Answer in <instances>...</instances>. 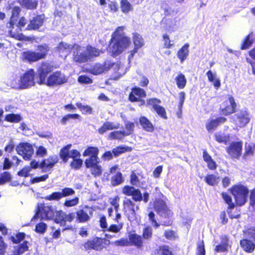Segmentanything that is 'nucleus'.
Returning a JSON list of instances; mask_svg holds the SVG:
<instances>
[{
	"instance_id": "57",
	"label": "nucleus",
	"mask_w": 255,
	"mask_h": 255,
	"mask_svg": "<svg viewBox=\"0 0 255 255\" xmlns=\"http://www.w3.org/2000/svg\"><path fill=\"white\" fill-rule=\"evenodd\" d=\"M79 203V198L78 197H75L72 199H67L63 203V205L66 207H71L75 206Z\"/></svg>"
},
{
	"instance_id": "50",
	"label": "nucleus",
	"mask_w": 255,
	"mask_h": 255,
	"mask_svg": "<svg viewBox=\"0 0 255 255\" xmlns=\"http://www.w3.org/2000/svg\"><path fill=\"white\" fill-rule=\"evenodd\" d=\"M128 133L124 131L117 130L111 132L109 136L111 139L121 140L124 136L128 135Z\"/></svg>"
},
{
	"instance_id": "62",
	"label": "nucleus",
	"mask_w": 255,
	"mask_h": 255,
	"mask_svg": "<svg viewBox=\"0 0 255 255\" xmlns=\"http://www.w3.org/2000/svg\"><path fill=\"white\" fill-rule=\"evenodd\" d=\"M250 206L255 211V187L250 191L249 196Z\"/></svg>"
},
{
	"instance_id": "11",
	"label": "nucleus",
	"mask_w": 255,
	"mask_h": 255,
	"mask_svg": "<svg viewBox=\"0 0 255 255\" xmlns=\"http://www.w3.org/2000/svg\"><path fill=\"white\" fill-rule=\"evenodd\" d=\"M68 81V77L61 71H56L50 74L47 79L46 85L50 87L63 85Z\"/></svg>"
},
{
	"instance_id": "20",
	"label": "nucleus",
	"mask_w": 255,
	"mask_h": 255,
	"mask_svg": "<svg viewBox=\"0 0 255 255\" xmlns=\"http://www.w3.org/2000/svg\"><path fill=\"white\" fill-rule=\"evenodd\" d=\"M115 64L110 60L105 61L103 64L96 63L91 67L89 72L94 75H99L111 69Z\"/></svg>"
},
{
	"instance_id": "52",
	"label": "nucleus",
	"mask_w": 255,
	"mask_h": 255,
	"mask_svg": "<svg viewBox=\"0 0 255 255\" xmlns=\"http://www.w3.org/2000/svg\"><path fill=\"white\" fill-rule=\"evenodd\" d=\"M12 179L11 175L8 171H4L0 174V185H3L11 181Z\"/></svg>"
},
{
	"instance_id": "32",
	"label": "nucleus",
	"mask_w": 255,
	"mask_h": 255,
	"mask_svg": "<svg viewBox=\"0 0 255 255\" xmlns=\"http://www.w3.org/2000/svg\"><path fill=\"white\" fill-rule=\"evenodd\" d=\"M203 158L204 161L206 162L207 166L210 170H215L216 169L217 165L216 162L205 149L203 151Z\"/></svg>"
},
{
	"instance_id": "17",
	"label": "nucleus",
	"mask_w": 255,
	"mask_h": 255,
	"mask_svg": "<svg viewBox=\"0 0 255 255\" xmlns=\"http://www.w3.org/2000/svg\"><path fill=\"white\" fill-rule=\"evenodd\" d=\"M35 72L33 69L26 71L20 77L19 80V88L20 89H26L34 85Z\"/></svg>"
},
{
	"instance_id": "60",
	"label": "nucleus",
	"mask_w": 255,
	"mask_h": 255,
	"mask_svg": "<svg viewBox=\"0 0 255 255\" xmlns=\"http://www.w3.org/2000/svg\"><path fill=\"white\" fill-rule=\"evenodd\" d=\"M129 240L125 238H122L114 242V244L118 247H127L129 246Z\"/></svg>"
},
{
	"instance_id": "45",
	"label": "nucleus",
	"mask_w": 255,
	"mask_h": 255,
	"mask_svg": "<svg viewBox=\"0 0 255 255\" xmlns=\"http://www.w3.org/2000/svg\"><path fill=\"white\" fill-rule=\"evenodd\" d=\"M124 181L123 174L121 172H117L111 177V182L113 186H116L122 184Z\"/></svg>"
},
{
	"instance_id": "44",
	"label": "nucleus",
	"mask_w": 255,
	"mask_h": 255,
	"mask_svg": "<svg viewBox=\"0 0 255 255\" xmlns=\"http://www.w3.org/2000/svg\"><path fill=\"white\" fill-rule=\"evenodd\" d=\"M117 128L114 123L110 122H106L98 129V131L100 134H103L108 130H112Z\"/></svg>"
},
{
	"instance_id": "28",
	"label": "nucleus",
	"mask_w": 255,
	"mask_h": 255,
	"mask_svg": "<svg viewBox=\"0 0 255 255\" xmlns=\"http://www.w3.org/2000/svg\"><path fill=\"white\" fill-rule=\"evenodd\" d=\"M254 32L252 31L243 39L240 46V49L244 50L249 49L254 44Z\"/></svg>"
},
{
	"instance_id": "33",
	"label": "nucleus",
	"mask_w": 255,
	"mask_h": 255,
	"mask_svg": "<svg viewBox=\"0 0 255 255\" xmlns=\"http://www.w3.org/2000/svg\"><path fill=\"white\" fill-rule=\"evenodd\" d=\"M28 242L24 241L21 244L13 247L11 255H21L28 250Z\"/></svg>"
},
{
	"instance_id": "63",
	"label": "nucleus",
	"mask_w": 255,
	"mask_h": 255,
	"mask_svg": "<svg viewBox=\"0 0 255 255\" xmlns=\"http://www.w3.org/2000/svg\"><path fill=\"white\" fill-rule=\"evenodd\" d=\"M129 181L130 184L133 186H136L140 182V180L138 178L137 174L134 171L131 172L130 175Z\"/></svg>"
},
{
	"instance_id": "7",
	"label": "nucleus",
	"mask_w": 255,
	"mask_h": 255,
	"mask_svg": "<svg viewBox=\"0 0 255 255\" xmlns=\"http://www.w3.org/2000/svg\"><path fill=\"white\" fill-rule=\"evenodd\" d=\"M101 52V50L99 49L93 47L91 45H88L86 46V53H81L75 55L73 57V60L77 63H85L91 59L99 56Z\"/></svg>"
},
{
	"instance_id": "51",
	"label": "nucleus",
	"mask_w": 255,
	"mask_h": 255,
	"mask_svg": "<svg viewBox=\"0 0 255 255\" xmlns=\"http://www.w3.org/2000/svg\"><path fill=\"white\" fill-rule=\"evenodd\" d=\"M76 106L82 112L83 114H92V108L90 106L83 105L80 102H77Z\"/></svg>"
},
{
	"instance_id": "25",
	"label": "nucleus",
	"mask_w": 255,
	"mask_h": 255,
	"mask_svg": "<svg viewBox=\"0 0 255 255\" xmlns=\"http://www.w3.org/2000/svg\"><path fill=\"white\" fill-rule=\"evenodd\" d=\"M58 161V158L56 156H49L47 159L42 160L40 163V167L45 171L52 168Z\"/></svg>"
},
{
	"instance_id": "22",
	"label": "nucleus",
	"mask_w": 255,
	"mask_h": 255,
	"mask_svg": "<svg viewBox=\"0 0 255 255\" xmlns=\"http://www.w3.org/2000/svg\"><path fill=\"white\" fill-rule=\"evenodd\" d=\"M133 201L129 198H127L123 201V210L128 218L135 217L136 210L139 209V207L136 205Z\"/></svg>"
},
{
	"instance_id": "1",
	"label": "nucleus",
	"mask_w": 255,
	"mask_h": 255,
	"mask_svg": "<svg viewBox=\"0 0 255 255\" xmlns=\"http://www.w3.org/2000/svg\"><path fill=\"white\" fill-rule=\"evenodd\" d=\"M37 51L27 50L22 53V59L29 63L37 62L45 59L48 55L50 47L48 44L43 43L36 46Z\"/></svg>"
},
{
	"instance_id": "55",
	"label": "nucleus",
	"mask_w": 255,
	"mask_h": 255,
	"mask_svg": "<svg viewBox=\"0 0 255 255\" xmlns=\"http://www.w3.org/2000/svg\"><path fill=\"white\" fill-rule=\"evenodd\" d=\"M154 110L160 118L164 120L167 119L166 112L163 107L160 105H155Z\"/></svg>"
},
{
	"instance_id": "38",
	"label": "nucleus",
	"mask_w": 255,
	"mask_h": 255,
	"mask_svg": "<svg viewBox=\"0 0 255 255\" xmlns=\"http://www.w3.org/2000/svg\"><path fill=\"white\" fill-rule=\"evenodd\" d=\"M219 179V177L213 174H209L205 176L204 181L208 185L211 186H215L218 184Z\"/></svg>"
},
{
	"instance_id": "27",
	"label": "nucleus",
	"mask_w": 255,
	"mask_h": 255,
	"mask_svg": "<svg viewBox=\"0 0 255 255\" xmlns=\"http://www.w3.org/2000/svg\"><path fill=\"white\" fill-rule=\"evenodd\" d=\"M129 246H134L138 249L143 246V239L141 236L135 233L130 234L128 235Z\"/></svg>"
},
{
	"instance_id": "2",
	"label": "nucleus",
	"mask_w": 255,
	"mask_h": 255,
	"mask_svg": "<svg viewBox=\"0 0 255 255\" xmlns=\"http://www.w3.org/2000/svg\"><path fill=\"white\" fill-rule=\"evenodd\" d=\"M233 196L237 206H242L247 202L249 190L247 187L242 184L233 185L229 189Z\"/></svg>"
},
{
	"instance_id": "64",
	"label": "nucleus",
	"mask_w": 255,
	"mask_h": 255,
	"mask_svg": "<svg viewBox=\"0 0 255 255\" xmlns=\"http://www.w3.org/2000/svg\"><path fill=\"white\" fill-rule=\"evenodd\" d=\"M21 11L20 7L18 6H14L11 9V15L10 18L17 20Z\"/></svg>"
},
{
	"instance_id": "39",
	"label": "nucleus",
	"mask_w": 255,
	"mask_h": 255,
	"mask_svg": "<svg viewBox=\"0 0 255 255\" xmlns=\"http://www.w3.org/2000/svg\"><path fill=\"white\" fill-rule=\"evenodd\" d=\"M177 87L179 89H184L187 84V80L185 75L182 73H179L175 78Z\"/></svg>"
},
{
	"instance_id": "48",
	"label": "nucleus",
	"mask_w": 255,
	"mask_h": 255,
	"mask_svg": "<svg viewBox=\"0 0 255 255\" xmlns=\"http://www.w3.org/2000/svg\"><path fill=\"white\" fill-rule=\"evenodd\" d=\"M25 237V234L23 232L17 233L13 236L9 237V240L12 243L18 244L23 241Z\"/></svg>"
},
{
	"instance_id": "34",
	"label": "nucleus",
	"mask_w": 255,
	"mask_h": 255,
	"mask_svg": "<svg viewBox=\"0 0 255 255\" xmlns=\"http://www.w3.org/2000/svg\"><path fill=\"white\" fill-rule=\"evenodd\" d=\"M17 2L22 7L27 9L33 10L38 5L37 0H16Z\"/></svg>"
},
{
	"instance_id": "12",
	"label": "nucleus",
	"mask_w": 255,
	"mask_h": 255,
	"mask_svg": "<svg viewBox=\"0 0 255 255\" xmlns=\"http://www.w3.org/2000/svg\"><path fill=\"white\" fill-rule=\"evenodd\" d=\"M100 161L98 156L89 157L85 160V166L91 169V174L95 177L100 176L102 173V167L99 165Z\"/></svg>"
},
{
	"instance_id": "24",
	"label": "nucleus",
	"mask_w": 255,
	"mask_h": 255,
	"mask_svg": "<svg viewBox=\"0 0 255 255\" xmlns=\"http://www.w3.org/2000/svg\"><path fill=\"white\" fill-rule=\"evenodd\" d=\"M21 28H12L8 30V33L10 37L15 40L22 41H33L35 38L34 37L27 36L21 32Z\"/></svg>"
},
{
	"instance_id": "5",
	"label": "nucleus",
	"mask_w": 255,
	"mask_h": 255,
	"mask_svg": "<svg viewBox=\"0 0 255 255\" xmlns=\"http://www.w3.org/2000/svg\"><path fill=\"white\" fill-rule=\"evenodd\" d=\"M53 66L47 61L42 62L36 70L35 79L39 85H45L48 75L53 71Z\"/></svg>"
},
{
	"instance_id": "8",
	"label": "nucleus",
	"mask_w": 255,
	"mask_h": 255,
	"mask_svg": "<svg viewBox=\"0 0 255 255\" xmlns=\"http://www.w3.org/2000/svg\"><path fill=\"white\" fill-rule=\"evenodd\" d=\"M237 104L234 97L232 95H228L227 98L220 105L219 113L225 116H230L236 113Z\"/></svg>"
},
{
	"instance_id": "46",
	"label": "nucleus",
	"mask_w": 255,
	"mask_h": 255,
	"mask_svg": "<svg viewBox=\"0 0 255 255\" xmlns=\"http://www.w3.org/2000/svg\"><path fill=\"white\" fill-rule=\"evenodd\" d=\"M120 6L122 11L128 13L133 9L132 5L128 0H121Z\"/></svg>"
},
{
	"instance_id": "23",
	"label": "nucleus",
	"mask_w": 255,
	"mask_h": 255,
	"mask_svg": "<svg viewBox=\"0 0 255 255\" xmlns=\"http://www.w3.org/2000/svg\"><path fill=\"white\" fill-rule=\"evenodd\" d=\"M44 22V14L36 15L29 20V23L25 28V30L35 31L38 30L43 25Z\"/></svg>"
},
{
	"instance_id": "61",
	"label": "nucleus",
	"mask_w": 255,
	"mask_h": 255,
	"mask_svg": "<svg viewBox=\"0 0 255 255\" xmlns=\"http://www.w3.org/2000/svg\"><path fill=\"white\" fill-rule=\"evenodd\" d=\"M164 236L167 240H174L178 237L175 231L172 230H167L165 231Z\"/></svg>"
},
{
	"instance_id": "29",
	"label": "nucleus",
	"mask_w": 255,
	"mask_h": 255,
	"mask_svg": "<svg viewBox=\"0 0 255 255\" xmlns=\"http://www.w3.org/2000/svg\"><path fill=\"white\" fill-rule=\"evenodd\" d=\"M139 122L142 129L147 132H152L154 130V127L152 123L145 116L139 118Z\"/></svg>"
},
{
	"instance_id": "35",
	"label": "nucleus",
	"mask_w": 255,
	"mask_h": 255,
	"mask_svg": "<svg viewBox=\"0 0 255 255\" xmlns=\"http://www.w3.org/2000/svg\"><path fill=\"white\" fill-rule=\"evenodd\" d=\"M154 255H174L168 245H161L154 251Z\"/></svg>"
},
{
	"instance_id": "26",
	"label": "nucleus",
	"mask_w": 255,
	"mask_h": 255,
	"mask_svg": "<svg viewBox=\"0 0 255 255\" xmlns=\"http://www.w3.org/2000/svg\"><path fill=\"white\" fill-rule=\"evenodd\" d=\"M221 242L216 246L214 248V252L217 253L226 252L228 250L229 246V238L227 235H222L220 238Z\"/></svg>"
},
{
	"instance_id": "15",
	"label": "nucleus",
	"mask_w": 255,
	"mask_h": 255,
	"mask_svg": "<svg viewBox=\"0 0 255 255\" xmlns=\"http://www.w3.org/2000/svg\"><path fill=\"white\" fill-rule=\"evenodd\" d=\"M75 191L70 187H64L61 191L53 192L51 194L46 196L43 198L48 201H59L63 198L74 195Z\"/></svg>"
},
{
	"instance_id": "37",
	"label": "nucleus",
	"mask_w": 255,
	"mask_h": 255,
	"mask_svg": "<svg viewBox=\"0 0 255 255\" xmlns=\"http://www.w3.org/2000/svg\"><path fill=\"white\" fill-rule=\"evenodd\" d=\"M71 146V144H68L60 150L59 156L64 162H67L70 158L69 150Z\"/></svg>"
},
{
	"instance_id": "54",
	"label": "nucleus",
	"mask_w": 255,
	"mask_h": 255,
	"mask_svg": "<svg viewBox=\"0 0 255 255\" xmlns=\"http://www.w3.org/2000/svg\"><path fill=\"white\" fill-rule=\"evenodd\" d=\"M152 236V230L150 226H147L143 229L142 238L143 239L149 240Z\"/></svg>"
},
{
	"instance_id": "53",
	"label": "nucleus",
	"mask_w": 255,
	"mask_h": 255,
	"mask_svg": "<svg viewBox=\"0 0 255 255\" xmlns=\"http://www.w3.org/2000/svg\"><path fill=\"white\" fill-rule=\"evenodd\" d=\"M83 160L80 158H73L70 163L71 168L74 170H78L81 168L83 165Z\"/></svg>"
},
{
	"instance_id": "42",
	"label": "nucleus",
	"mask_w": 255,
	"mask_h": 255,
	"mask_svg": "<svg viewBox=\"0 0 255 255\" xmlns=\"http://www.w3.org/2000/svg\"><path fill=\"white\" fill-rule=\"evenodd\" d=\"M99 153V148L96 146H89L84 151L83 156H98Z\"/></svg>"
},
{
	"instance_id": "18",
	"label": "nucleus",
	"mask_w": 255,
	"mask_h": 255,
	"mask_svg": "<svg viewBox=\"0 0 255 255\" xmlns=\"http://www.w3.org/2000/svg\"><path fill=\"white\" fill-rule=\"evenodd\" d=\"M243 142L242 141H233L226 148V151L232 159H239L242 155Z\"/></svg>"
},
{
	"instance_id": "43",
	"label": "nucleus",
	"mask_w": 255,
	"mask_h": 255,
	"mask_svg": "<svg viewBox=\"0 0 255 255\" xmlns=\"http://www.w3.org/2000/svg\"><path fill=\"white\" fill-rule=\"evenodd\" d=\"M208 80L209 82L213 83L214 86L218 89L221 86L220 80L219 79H215L216 74L209 70L206 73Z\"/></svg>"
},
{
	"instance_id": "14",
	"label": "nucleus",
	"mask_w": 255,
	"mask_h": 255,
	"mask_svg": "<svg viewBox=\"0 0 255 255\" xmlns=\"http://www.w3.org/2000/svg\"><path fill=\"white\" fill-rule=\"evenodd\" d=\"M93 213L91 207L85 205L79 209L75 213L76 221L77 223H83L89 221Z\"/></svg>"
},
{
	"instance_id": "56",
	"label": "nucleus",
	"mask_w": 255,
	"mask_h": 255,
	"mask_svg": "<svg viewBox=\"0 0 255 255\" xmlns=\"http://www.w3.org/2000/svg\"><path fill=\"white\" fill-rule=\"evenodd\" d=\"M80 118V116L78 114H69L62 118L61 123L63 125H65L71 119H79Z\"/></svg>"
},
{
	"instance_id": "9",
	"label": "nucleus",
	"mask_w": 255,
	"mask_h": 255,
	"mask_svg": "<svg viewBox=\"0 0 255 255\" xmlns=\"http://www.w3.org/2000/svg\"><path fill=\"white\" fill-rule=\"evenodd\" d=\"M109 244L110 241L106 238L96 237L92 239L87 240L83 246L86 251L94 250L98 251L102 250Z\"/></svg>"
},
{
	"instance_id": "58",
	"label": "nucleus",
	"mask_w": 255,
	"mask_h": 255,
	"mask_svg": "<svg viewBox=\"0 0 255 255\" xmlns=\"http://www.w3.org/2000/svg\"><path fill=\"white\" fill-rule=\"evenodd\" d=\"M255 150V145L250 143L245 145V151L244 154V156L253 155Z\"/></svg>"
},
{
	"instance_id": "49",
	"label": "nucleus",
	"mask_w": 255,
	"mask_h": 255,
	"mask_svg": "<svg viewBox=\"0 0 255 255\" xmlns=\"http://www.w3.org/2000/svg\"><path fill=\"white\" fill-rule=\"evenodd\" d=\"M4 120L9 123H19L21 120V117L19 114H8L5 115Z\"/></svg>"
},
{
	"instance_id": "13",
	"label": "nucleus",
	"mask_w": 255,
	"mask_h": 255,
	"mask_svg": "<svg viewBox=\"0 0 255 255\" xmlns=\"http://www.w3.org/2000/svg\"><path fill=\"white\" fill-rule=\"evenodd\" d=\"M221 196L225 203L228 205L227 210L229 218L231 219L240 218L241 217L240 210H236L235 213L232 211V209L235 207L236 204L235 202H233L231 196L226 192H221Z\"/></svg>"
},
{
	"instance_id": "41",
	"label": "nucleus",
	"mask_w": 255,
	"mask_h": 255,
	"mask_svg": "<svg viewBox=\"0 0 255 255\" xmlns=\"http://www.w3.org/2000/svg\"><path fill=\"white\" fill-rule=\"evenodd\" d=\"M47 207L45 206L44 204H41L39 205L37 208L34 218H38L40 216L41 218H48V212L46 211Z\"/></svg>"
},
{
	"instance_id": "10",
	"label": "nucleus",
	"mask_w": 255,
	"mask_h": 255,
	"mask_svg": "<svg viewBox=\"0 0 255 255\" xmlns=\"http://www.w3.org/2000/svg\"><path fill=\"white\" fill-rule=\"evenodd\" d=\"M251 115L246 109L239 110L232 118V122L237 128L245 127L250 122Z\"/></svg>"
},
{
	"instance_id": "40",
	"label": "nucleus",
	"mask_w": 255,
	"mask_h": 255,
	"mask_svg": "<svg viewBox=\"0 0 255 255\" xmlns=\"http://www.w3.org/2000/svg\"><path fill=\"white\" fill-rule=\"evenodd\" d=\"M215 139L220 143H223L226 145L230 140V136L229 134H225L221 132H216L214 134Z\"/></svg>"
},
{
	"instance_id": "3",
	"label": "nucleus",
	"mask_w": 255,
	"mask_h": 255,
	"mask_svg": "<svg viewBox=\"0 0 255 255\" xmlns=\"http://www.w3.org/2000/svg\"><path fill=\"white\" fill-rule=\"evenodd\" d=\"M115 41L112 46V53L114 56L120 54L124 49L128 48L131 44L129 37L124 36L115 31L112 35L110 43Z\"/></svg>"
},
{
	"instance_id": "4",
	"label": "nucleus",
	"mask_w": 255,
	"mask_h": 255,
	"mask_svg": "<svg viewBox=\"0 0 255 255\" xmlns=\"http://www.w3.org/2000/svg\"><path fill=\"white\" fill-rule=\"evenodd\" d=\"M153 208L155 211L164 219L167 220L163 221L162 225L164 226H171L173 224L171 218L173 212L167 207L165 202L161 199H157L154 202Z\"/></svg>"
},
{
	"instance_id": "36",
	"label": "nucleus",
	"mask_w": 255,
	"mask_h": 255,
	"mask_svg": "<svg viewBox=\"0 0 255 255\" xmlns=\"http://www.w3.org/2000/svg\"><path fill=\"white\" fill-rule=\"evenodd\" d=\"M132 150L131 147L128 146L119 145L112 149L114 156L115 157L119 156L120 155L127 152H130Z\"/></svg>"
},
{
	"instance_id": "16",
	"label": "nucleus",
	"mask_w": 255,
	"mask_h": 255,
	"mask_svg": "<svg viewBox=\"0 0 255 255\" xmlns=\"http://www.w3.org/2000/svg\"><path fill=\"white\" fill-rule=\"evenodd\" d=\"M146 96L145 91L137 86H135L131 89L129 93L128 99L131 102H140L141 105L145 104V101L143 99Z\"/></svg>"
},
{
	"instance_id": "19",
	"label": "nucleus",
	"mask_w": 255,
	"mask_h": 255,
	"mask_svg": "<svg viewBox=\"0 0 255 255\" xmlns=\"http://www.w3.org/2000/svg\"><path fill=\"white\" fill-rule=\"evenodd\" d=\"M16 151L25 160H30L33 154L32 146L27 142L19 143L16 147Z\"/></svg>"
},
{
	"instance_id": "47",
	"label": "nucleus",
	"mask_w": 255,
	"mask_h": 255,
	"mask_svg": "<svg viewBox=\"0 0 255 255\" xmlns=\"http://www.w3.org/2000/svg\"><path fill=\"white\" fill-rule=\"evenodd\" d=\"M133 43L134 47L138 49L142 47L144 45V41L142 37L138 33H134L133 34Z\"/></svg>"
},
{
	"instance_id": "59",
	"label": "nucleus",
	"mask_w": 255,
	"mask_h": 255,
	"mask_svg": "<svg viewBox=\"0 0 255 255\" xmlns=\"http://www.w3.org/2000/svg\"><path fill=\"white\" fill-rule=\"evenodd\" d=\"M163 43V47L166 49L171 48L174 45L172 41L170 40L169 36L167 34H164L162 35Z\"/></svg>"
},
{
	"instance_id": "21",
	"label": "nucleus",
	"mask_w": 255,
	"mask_h": 255,
	"mask_svg": "<svg viewBox=\"0 0 255 255\" xmlns=\"http://www.w3.org/2000/svg\"><path fill=\"white\" fill-rule=\"evenodd\" d=\"M75 213L71 212L66 214L62 210L56 212L54 221L56 223L60 224V226H65L66 222H72L75 219Z\"/></svg>"
},
{
	"instance_id": "30",
	"label": "nucleus",
	"mask_w": 255,
	"mask_h": 255,
	"mask_svg": "<svg viewBox=\"0 0 255 255\" xmlns=\"http://www.w3.org/2000/svg\"><path fill=\"white\" fill-rule=\"evenodd\" d=\"M189 44L185 43L177 51V56L181 63H183L188 57L189 54Z\"/></svg>"
},
{
	"instance_id": "31",
	"label": "nucleus",
	"mask_w": 255,
	"mask_h": 255,
	"mask_svg": "<svg viewBox=\"0 0 255 255\" xmlns=\"http://www.w3.org/2000/svg\"><path fill=\"white\" fill-rule=\"evenodd\" d=\"M240 243L242 249L246 253H251L255 249V244L249 239H242L240 241Z\"/></svg>"
},
{
	"instance_id": "6",
	"label": "nucleus",
	"mask_w": 255,
	"mask_h": 255,
	"mask_svg": "<svg viewBox=\"0 0 255 255\" xmlns=\"http://www.w3.org/2000/svg\"><path fill=\"white\" fill-rule=\"evenodd\" d=\"M122 193L126 196H131L134 202H140L143 200L147 203L149 199V194L147 192L142 194L139 189L130 185H125L122 189Z\"/></svg>"
}]
</instances>
